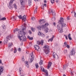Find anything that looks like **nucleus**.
Returning a JSON list of instances; mask_svg holds the SVG:
<instances>
[{
	"mask_svg": "<svg viewBox=\"0 0 76 76\" xmlns=\"http://www.w3.org/2000/svg\"><path fill=\"white\" fill-rule=\"evenodd\" d=\"M26 24L25 23H24V27L22 28V29L20 31V32H18V34L19 35L18 37L20 41H26V39L25 37V35H26V33L24 31H25L26 29Z\"/></svg>",
	"mask_w": 76,
	"mask_h": 76,
	"instance_id": "f257e3e1",
	"label": "nucleus"
},
{
	"mask_svg": "<svg viewBox=\"0 0 76 76\" xmlns=\"http://www.w3.org/2000/svg\"><path fill=\"white\" fill-rule=\"evenodd\" d=\"M58 23L59 24H61V27H60L59 25H57V28L58 30L61 29L63 27H66V24L64 23V19L63 18H61Z\"/></svg>",
	"mask_w": 76,
	"mask_h": 76,
	"instance_id": "f03ea898",
	"label": "nucleus"
},
{
	"mask_svg": "<svg viewBox=\"0 0 76 76\" xmlns=\"http://www.w3.org/2000/svg\"><path fill=\"white\" fill-rule=\"evenodd\" d=\"M15 0H11L10 2V6H9V7L10 9H12L13 7H15V9H17V6L16 4H14L12 6V3H13V2Z\"/></svg>",
	"mask_w": 76,
	"mask_h": 76,
	"instance_id": "7ed1b4c3",
	"label": "nucleus"
},
{
	"mask_svg": "<svg viewBox=\"0 0 76 76\" xmlns=\"http://www.w3.org/2000/svg\"><path fill=\"white\" fill-rule=\"evenodd\" d=\"M44 51L46 54H48L49 53L50 49H49V46L47 45H46L43 47Z\"/></svg>",
	"mask_w": 76,
	"mask_h": 76,
	"instance_id": "20e7f679",
	"label": "nucleus"
},
{
	"mask_svg": "<svg viewBox=\"0 0 76 76\" xmlns=\"http://www.w3.org/2000/svg\"><path fill=\"white\" fill-rule=\"evenodd\" d=\"M48 25H49V24L46 23L44 25H43L42 26H39L38 28L39 29V30H41L42 29H45V28H46V27L48 26Z\"/></svg>",
	"mask_w": 76,
	"mask_h": 76,
	"instance_id": "39448f33",
	"label": "nucleus"
},
{
	"mask_svg": "<svg viewBox=\"0 0 76 76\" xmlns=\"http://www.w3.org/2000/svg\"><path fill=\"white\" fill-rule=\"evenodd\" d=\"M10 38H11V36L10 35L7 36L6 37V38H5V40L4 41V43L6 42V43H7V42H8V40H9Z\"/></svg>",
	"mask_w": 76,
	"mask_h": 76,
	"instance_id": "423d86ee",
	"label": "nucleus"
},
{
	"mask_svg": "<svg viewBox=\"0 0 76 76\" xmlns=\"http://www.w3.org/2000/svg\"><path fill=\"white\" fill-rule=\"evenodd\" d=\"M21 3V5H22V7H25V2L23 1V0H19Z\"/></svg>",
	"mask_w": 76,
	"mask_h": 76,
	"instance_id": "0eeeda50",
	"label": "nucleus"
},
{
	"mask_svg": "<svg viewBox=\"0 0 76 76\" xmlns=\"http://www.w3.org/2000/svg\"><path fill=\"white\" fill-rule=\"evenodd\" d=\"M39 23L40 25H43L45 23V21L44 20H40L39 21Z\"/></svg>",
	"mask_w": 76,
	"mask_h": 76,
	"instance_id": "6e6552de",
	"label": "nucleus"
},
{
	"mask_svg": "<svg viewBox=\"0 0 76 76\" xmlns=\"http://www.w3.org/2000/svg\"><path fill=\"white\" fill-rule=\"evenodd\" d=\"M38 34L39 36H41V37H45V34L42 33V32L40 31L38 32Z\"/></svg>",
	"mask_w": 76,
	"mask_h": 76,
	"instance_id": "1a4fd4ad",
	"label": "nucleus"
},
{
	"mask_svg": "<svg viewBox=\"0 0 76 76\" xmlns=\"http://www.w3.org/2000/svg\"><path fill=\"white\" fill-rule=\"evenodd\" d=\"M37 44H39V45H43V44H44V40H41L40 42L39 41H38L37 42Z\"/></svg>",
	"mask_w": 76,
	"mask_h": 76,
	"instance_id": "9d476101",
	"label": "nucleus"
},
{
	"mask_svg": "<svg viewBox=\"0 0 76 76\" xmlns=\"http://www.w3.org/2000/svg\"><path fill=\"white\" fill-rule=\"evenodd\" d=\"M4 70V68L3 66H1L0 67V75H1V73H3V72Z\"/></svg>",
	"mask_w": 76,
	"mask_h": 76,
	"instance_id": "9b49d317",
	"label": "nucleus"
},
{
	"mask_svg": "<svg viewBox=\"0 0 76 76\" xmlns=\"http://www.w3.org/2000/svg\"><path fill=\"white\" fill-rule=\"evenodd\" d=\"M22 20L23 21H25V20H26V15H24L23 17L22 18Z\"/></svg>",
	"mask_w": 76,
	"mask_h": 76,
	"instance_id": "f8f14e48",
	"label": "nucleus"
},
{
	"mask_svg": "<svg viewBox=\"0 0 76 76\" xmlns=\"http://www.w3.org/2000/svg\"><path fill=\"white\" fill-rule=\"evenodd\" d=\"M31 57L32 58L30 59V61L31 63H32V61H33V60H34V55H33V53H31Z\"/></svg>",
	"mask_w": 76,
	"mask_h": 76,
	"instance_id": "ddd939ff",
	"label": "nucleus"
},
{
	"mask_svg": "<svg viewBox=\"0 0 76 76\" xmlns=\"http://www.w3.org/2000/svg\"><path fill=\"white\" fill-rule=\"evenodd\" d=\"M34 47L36 50H37V51H38V50L39 49V46H37L36 45L34 46Z\"/></svg>",
	"mask_w": 76,
	"mask_h": 76,
	"instance_id": "4468645a",
	"label": "nucleus"
},
{
	"mask_svg": "<svg viewBox=\"0 0 76 76\" xmlns=\"http://www.w3.org/2000/svg\"><path fill=\"white\" fill-rule=\"evenodd\" d=\"M75 53V50H71V52L70 53V55L71 56L74 55Z\"/></svg>",
	"mask_w": 76,
	"mask_h": 76,
	"instance_id": "2eb2a0df",
	"label": "nucleus"
},
{
	"mask_svg": "<svg viewBox=\"0 0 76 76\" xmlns=\"http://www.w3.org/2000/svg\"><path fill=\"white\" fill-rule=\"evenodd\" d=\"M51 64H52V62H49L48 64V69H49L51 66Z\"/></svg>",
	"mask_w": 76,
	"mask_h": 76,
	"instance_id": "dca6fc26",
	"label": "nucleus"
},
{
	"mask_svg": "<svg viewBox=\"0 0 76 76\" xmlns=\"http://www.w3.org/2000/svg\"><path fill=\"white\" fill-rule=\"evenodd\" d=\"M64 44L65 45V47H66L68 48H70V46H69V45H67V42H65L64 43Z\"/></svg>",
	"mask_w": 76,
	"mask_h": 76,
	"instance_id": "f3484780",
	"label": "nucleus"
},
{
	"mask_svg": "<svg viewBox=\"0 0 76 76\" xmlns=\"http://www.w3.org/2000/svg\"><path fill=\"white\" fill-rule=\"evenodd\" d=\"M32 3V0H28V5L29 6H31Z\"/></svg>",
	"mask_w": 76,
	"mask_h": 76,
	"instance_id": "a211bd4d",
	"label": "nucleus"
},
{
	"mask_svg": "<svg viewBox=\"0 0 76 76\" xmlns=\"http://www.w3.org/2000/svg\"><path fill=\"white\" fill-rule=\"evenodd\" d=\"M45 75L47 76H48V71H47V70L45 71Z\"/></svg>",
	"mask_w": 76,
	"mask_h": 76,
	"instance_id": "6ab92c4d",
	"label": "nucleus"
},
{
	"mask_svg": "<svg viewBox=\"0 0 76 76\" xmlns=\"http://www.w3.org/2000/svg\"><path fill=\"white\" fill-rule=\"evenodd\" d=\"M41 70L42 72H45V69L42 66H41Z\"/></svg>",
	"mask_w": 76,
	"mask_h": 76,
	"instance_id": "aec40b11",
	"label": "nucleus"
},
{
	"mask_svg": "<svg viewBox=\"0 0 76 76\" xmlns=\"http://www.w3.org/2000/svg\"><path fill=\"white\" fill-rule=\"evenodd\" d=\"M70 35H71L70 34H69L68 36V37L69 39V40H72V38H71V37H70Z\"/></svg>",
	"mask_w": 76,
	"mask_h": 76,
	"instance_id": "412c9836",
	"label": "nucleus"
},
{
	"mask_svg": "<svg viewBox=\"0 0 76 76\" xmlns=\"http://www.w3.org/2000/svg\"><path fill=\"white\" fill-rule=\"evenodd\" d=\"M54 36H53V37H52V38H51L50 39H49L48 40V42H49V41H53V38H54Z\"/></svg>",
	"mask_w": 76,
	"mask_h": 76,
	"instance_id": "4be33fe9",
	"label": "nucleus"
},
{
	"mask_svg": "<svg viewBox=\"0 0 76 76\" xmlns=\"http://www.w3.org/2000/svg\"><path fill=\"white\" fill-rule=\"evenodd\" d=\"M25 65L27 67H29V65L28 64V61L26 62Z\"/></svg>",
	"mask_w": 76,
	"mask_h": 76,
	"instance_id": "5701e85b",
	"label": "nucleus"
},
{
	"mask_svg": "<svg viewBox=\"0 0 76 76\" xmlns=\"http://www.w3.org/2000/svg\"><path fill=\"white\" fill-rule=\"evenodd\" d=\"M39 64L40 65H42V64H43V61L42 60H40Z\"/></svg>",
	"mask_w": 76,
	"mask_h": 76,
	"instance_id": "b1692460",
	"label": "nucleus"
},
{
	"mask_svg": "<svg viewBox=\"0 0 76 76\" xmlns=\"http://www.w3.org/2000/svg\"><path fill=\"white\" fill-rule=\"evenodd\" d=\"M19 71L20 74L21 75V73L22 72V69H21V68H19Z\"/></svg>",
	"mask_w": 76,
	"mask_h": 76,
	"instance_id": "393cba45",
	"label": "nucleus"
},
{
	"mask_svg": "<svg viewBox=\"0 0 76 76\" xmlns=\"http://www.w3.org/2000/svg\"><path fill=\"white\" fill-rule=\"evenodd\" d=\"M45 31L46 32H48V30H49V29L48 28H47L45 27Z\"/></svg>",
	"mask_w": 76,
	"mask_h": 76,
	"instance_id": "a878e982",
	"label": "nucleus"
},
{
	"mask_svg": "<svg viewBox=\"0 0 76 76\" xmlns=\"http://www.w3.org/2000/svg\"><path fill=\"white\" fill-rule=\"evenodd\" d=\"M37 9H38V7H37L36 9H35L34 10V13H37Z\"/></svg>",
	"mask_w": 76,
	"mask_h": 76,
	"instance_id": "bb28decb",
	"label": "nucleus"
},
{
	"mask_svg": "<svg viewBox=\"0 0 76 76\" xmlns=\"http://www.w3.org/2000/svg\"><path fill=\"white\" fill-rule=\"evenodd\" d=\"M6 20V18L5 17H4L0 19V20Z\"/></svg>",
	"mask_w": 76,
	"mask_h": 76,
	"instance_id": "cd10ccee",
	"label": "nucleus"
},
{
	"mask_svg": "<svg viewBox=\"0 0 76 76\" xmlns=\"http://www.w3.org/2000/svg\"><path fill=\"white\" fill-rule=\"evenodd\" d=\"M19 31L18 29V28L15 29L14 30V33H15V32H17V31Z\"/></svg>",
	"mask_w": 76,
	"mask_h": 76,
	"instance_id": "c85d7f7f",
	"label": "nucleus"
},
{
	"mask_svg": "<svg viewBox=\"0 0 76 76\" xmlns=\"http://www.w3.org/2000/svg\"><path fill=\"white\" fill-rule=\"evenodd\" d=\"M52 15L53 16H56V12H53V11H52Z\"/></svg>",
	"mask_w": 76,
	"mask_h": 76,
	"instance_id": "c756f323",
	"label": "nucleus"
},
{
	"mask_svg": "<svg viewBox=\"0 0 76 76\" xmlns=\"http://www.w3.org/2000/svg\"><path fill=\"white\" fill-rule=\"evenodd\" d=\"M12 45H13V43H11L10 44H9V48H10V47H12Z\"/></svg>",
	"mask_w": 76,
	"mask_h": 76,
	"instance_id": "7c9ffc66",
	"label": "nucleus"
},
{
	"mask_svg": "<svg viewBox=\"0 0 76 76\" xmlns=\"http://www.w3.org/2000/svg\"><path fill=\"white\" fill-rule=\"evenodd\" d=\"M35 66L36 69H38V67H39V66H38V64H35Z\"/></svg>",
	"mask_w": 76,
	"mask_h": 76,
	"instance_id": "2f4dec72",
	"label": "nucleus"
},
{
	"mask_svg": "<svg viewBox=\"0 0 76 76\" xmlns=\"http://www.w3.org/2000/svg\"><path fill=\"white\" fill-rule=\"evenodd\" d=\"M14 53H16L17 52V50H16V48H14Z\"/></svg>",
	"mask_w": 76,
	"mask_h": 76,
	"instance_id": "473e14b6",
	"label": "nucleus"
},
{
	"mask_svg": "<svg viewBox=\"0 0 76 76\" xmlns=\"http://www.w3.org/2000/svg\"><path fill=\"white\" fill-rule=\"evenodd\" d=\"M31 29L33 32H35V28L32 27L31 28Z\"/></svg>",
	"mask_w": 76,
	"mask_h": 76,
	"instance_id": "72a5a7b5",
	"label": "nucleus"
},
{
	"mask_svg": "<svg viewBox=\"0 0 76 76\" xmlns=\"http://www.w3.org/2000/svg\"><path fill=\"white\" fill-rule=\"evenodd\" d=\"M55 20H56V18H55V17H53L52 18V21H54Z\"/></svg>",
	"mask_w": 76,
	"mask_h": 76,
	"instance_id": "f704fd0d",
	"label": "nucleus"
},
{
	"mask_svg": "<svg viewBox=\"0 0 76 76\" xmlns=\"http://www.w3.org/2000/svg\"><path fill=\"white\" fill-rule=\"evenodd\" d=\"M63 69L64 70H65L66 69V65H65L64 66Z\"/></svg>",
	"mask_w": 76,
	"mask_h": 76,
	"instance_id": "c9c22d12",
	"label": "nucleus"
},
{
	"mask_svg": "<svg viewBox=\"0 0 76 76\" xmlns=\"http://www.w3.org/2000/svg\"><path fill=\"white\" fill-rule=\"evenodd\" d=\"M55 1L54 0H51V3L52 4H53L54 3Z\"/></svg>",
	"mask_w": 76,
	"mask_h": 76,
	"instance_id": "e433bc0d",
	"label": "nucleus"
},
{
	"mask_svg": "<svg viewBox=\"0 0 76 76\" xmlns=\"http://www.w3.org/2000/svg\"><path fill=\"white\" fill-rule=\"evenodd\" d=\"M59 31L60 32H61V33H62V32H63V30H62V28L61 29L59 30Z\"/></svg>",
	"mask_w": 76,
	"mask_h": 76,
	"instance_id": "4c0bfd02",
	"label": "nucleus"
},
{
	"mask_svg": "<svg viewBox=\"0 0 76 76\" xmlns=\"http://www.w3.org/2000/svg\"><path fill=\"white\" fill-rule=\"evenodd\" d=\"M41 8L42 9H44V5H42L41 6Z\"/></svg>",
	"mask_w": 76,
	"mask_h": 76,
	"instance_id": "58836bf2",
	"label": "nucleus"
},
{
	"mask_svg": "<svg viewBox=\"0 0 76 76\" xmlns=\"http://www.w3.org/2000/svg\"><path fill=\"white\" fill-rule=\"evenodd\" d=\"M71 76H74V74H73V72H71Z\"/></svg>",
	"mask_w": 76,
	"mask_h": 76,
	"instance_id": "ea45409f",
	"label": "nucleus"
},
{
	"mask_svg": "<svg viewBox=\"0 0 76 76\" xmlns=\"http://www.w3.org/2000/svg\"><path fill=\"white\" fill-rule=\"evenodd\" d=\"M54 52H53V57L54 58H55V57H56V55H54Z\"/></svg>",
	"mask_w": 76,
	"mask_h": 76,
	"instance_id": "a19ab883",
	"label": "nucleus"
},
{
	"mask_svg": "<svg viewBox=\"0 0 76 76\" xmlns=\"http://www.w3.org/2000/svg\"><path fill=\"white\" fill-rule=\"evenodd\" d=\"M74 13H75L74 14V16H75V18H76V11H74Z\"/></svg>",
	"mask_w": 76,
	"mask_h": 76,
	"instance_id": "79ce46f5",
	"label": "nucleus"
},
{
	"mask_svg": "<svg viewBox=\"0 0 76 76\" xmlns=\"http://www.w3.org/2000/svg\"><path fill=\"white\" fill-rule=\"evenodd\" d=\"M18 17L19 18L21 19H22V16L21 15H20L19 16H18Z\"/></svg>",
	"mask_w": 76,
	"mask_h": 76,
	"instance_id": "37998d69",
	"label": "nucleus"
},
{
	"mask_svg": "<svg viewBox=\"0 0 76 76\" xmlns=\"http://www.w3.org/2000/svg\"><path fill=\"white\" fill-rule=\"evenodd\" d=\"M67 20H70V17H69V16H68L67 17Z\"/></svg>",
	"mask_w": 76,
	"mask_h": 76,
	"instance_id": "c03bdc74",
	"label": "nucleus"
},
{
	"mask_svg": "<svg viewBox=\"0 0 76 76\" xmlns=\"http://www.w3.org/2000/svg\"><path fill=\"white\" fill-rule=\"evenodd\" d=\"M3 28L4 29H6V26H5L4 25V26L3 27Z\"/></svg>",
	"mask_w": 76,
	"mask_h": 76,
	"instance_id": "a18cd8bd",
	"label": "nucleus"
},
{
	"mask_svg": "<svg viewBox=\"0 0 76 76\" xmlns=\"http://www.w3.org/2000/svg\"><path fill=\"white\" fill-rule=\"evenodd\" d=\"M35 18H34V17H32L31 18V20H35Z\"/></svg>",
	"mask_w": 76,
	"mask_h": 76,
	"instance_id": "49530a36",
	"label": "nucleus"
},
{
	"mask_svg": "<svg viewBox=\"0 0 76 76\" xmlns=\"http://www.w3.org/2000/svg\"><path fill=\"white\" fill-rule=\"evenodd\" d=\"M29 39L30 40H32L33 39V37H30V39Z\"/></svg>",
	"mask_w": 76,
	"mask_h": 76,
	"instance_id": "de8ad7c7",
	"label": "nucleus"
},
{
	"mask_svg": "<svg viewBox=\"0 0 76 76\" xmlns=\"http://www.w3.org/2000/svg\"><path fill=\"white\" fill-rule=\"evenodd\" d=\"M18 51H21V49H20V48H18Z\"/></svg>",
	"mask_w": 76,
	"mask_h": 76,
	"instance_id": "09e8293b",
	"label": "nucleus"
},
{
	"mask_svg": "<svg viewBox=\"0 0 76 76\" xmlns=\"http://www.w3.org/2000/svg\"><path fill=\"white\" fill-rule=\"evenodd\" d=\"M29 34H32V32H31V31L29 30Z\"/></svg>",
	"mask_w": 76,
	"mask_h": 76,
	"instance_id": "8fccbe9b",
	"label": "nucleus"
},
{
	"mask_svg": "<svg viewBox=\"0 0 76 76\" xmlns=\"http://www.w3.org/2000/svg\"><path fill=\"white\" fill-rule=\"evenodd\" d=\"M65 38L66 39H68V38H67V36L65 37Z\"/></svg>",
	"mask_w": 76,
	"mask_h": 76,
	"instance_id": "3c124183",
	"label": "nucleus"
},
{
	"mask_svg": "<svg viewBox=\"0 0 76 76\" xmlns=\"http://www.w3.org/2000/svg\"><path fill=\"white\" fill-rule=\"evenodd\" d=\"M44 6H45V7H46V6H47V4H44Z\"/></svg>",
	"mask_w": 76,
	"mask_h": 76,
	"instance_id": "603ef678",
	"label": "nucleus"
},
{
	"mask_svg": "<svg viewBox=\"0 0 76 76\" xmlns=\"http://www.w3.org/2000/svg\"><path fill=\"white\" fill-rule=\"evenodd\" d=\"M44 3H47V1L46 0H44Z\"/></svg>",
	"mask_w": 76,
	"mask_h": 76,
	"instance_id": "864d4df0",
	"label": "nucleus"
},
{
	"mask_svg": "<svg viewBox=\"0 0 76 76\" xmlns=\"http://www.w3.org/2000/svg\"><path fill=\"white\" fill-rule=\"evenodd\" d=\"M53 25H54V26H55V25H56V23H53Z\"/></svg>",
	"mask_w": 76,
	"mask_h": 76,
	"instance_id": "5fc2aeb1",
	"label": "nucleus"
},
{
	"mask_svg": "<svg viewBox=\"0 0 76 76\" xmlns=\"http://www.w3.org/2000/svg\"><path fill=\"white\" fill-rule=\"evenodd\" d=\"M22 60L23 61H25V59H24V58H22Z\"/></svg>",
	"mask_w": 76,
	"mask_h": 76,
	"instance_id": "6e6d98bb",
	"label": "nucleus"
},
{
	"mask_svg": "<svg viewBox=\"0 0 76 76\" xmlns=\"http://www.w3.org/2000/svg\"><path fill=\"white\" fill-rule=\"evenodd\" d=\"M2 62H1V60H0V64H1Z\"/></svg>",
	"mask_w": 76,
	"mask_h": 76,
	"instance_id": "4d7b16f0",
	"label": "nucleus"
},
{
	"mask_svg": "<svg viewBox=\"0 0 76 76\" xmlns=\"http://www.w3.org/2000/svg\"><path fill=\"white\" fill-rule=\"evenodd\" d=\"M13 19H15V16H14L13 17H12Z\"/></svg>",
	"mask_w": 76,
	"mask_h": 76,
	"instance_id": "13d9d810",
	"label": "nucleus"
},
{
	"mask_svg": "<svg viewBox=\"0 0 76 76\" xmlns=\"http://www.w3.org/2000/svg\"><path fill=\"white\" fill-rule=\"evenodd\" d=\"M56 3H58V0H56Z\"/></svg>",
	"mask_w": 76,
	"mask_h": 76,
	"instance_id": "bf43d9fd",
	"label": "nucleus"
},
{
	"mask_svg": "<svg viewBox=\"0 0 76 76\" xmlns=\"http://www.w3.org/2000/svg\"><path fill=\"white\" fill-rule=\"evenodd\" d=\"M34 0L35 1H39V0Z\"/></svg>",
	"mask_w": 76,
	"mask_h": 76,
	"instance_id": "052dcab7",
	"label": "nucleus"
},
{
	"mask_svg": "<svg viewBox=\"0 0 76 76\" xmlns=\"http://www.w3.org/2000/svg\"><path fill=\"white\" fill-rule=\"evenodd\" d=\"M28 38L30 39H31V37L29 36H28Z\"/></svg>",
	"mask_w": 76,
	"mask_h": 76,
	"instance_id": "680f3d73",
	"label": "nucleus"
},
{
	"mask_svg": "<svg viewBox=\"0 0 76 76\" xmlns=\"http://www.w3.org/2000/svg\"><path fill=\"white\" fill-rule=\"evenodd\" d=\"M53 31V30L52 29H50V32H51V31Z\"/></svg>",
	"mask_w": 76,
	"mask_h": 76,
	"instance_id": "e2e57ef3",
	"label": "nucleus"
},
{
	"mask_svg": "<svg viewBox=\"0 0 76 76\" xmlns=\"http://www.w3.org/2000/svg\"><path fill=\"white\" fill-rule=\"evenodd\" d=\"M1 42H2V41H0V44H1Z\"/></svg>",
	"mask_w": 76,
	"mask_h": 76,
	"instance_id": "0e129e2a",
	"label": "nucleus"
},
{
	"mask_svg": "<svg viewBox=\"0 0 76 76\" xmlns=\"http://www.w3.org/2000/svg\"><path fill=\"white\" fill-rule=\"evenodd\" d=\"M13 49H11V51H13Z\"/></svg>",
	"mask_w": 76,
	"mask_h": 76,
	"instance_id": "69168bd1",
	"label": "nucleus"
},
{
	"mask_svg": "<svg viewBox=\"0 0 76 76\" xmlns=\"http://www.w3.org/2000/svg\"><path fill=\"white\" fill-rule=\"evenodd\" d=\"M63 76H66L64 74L63 75Z\"/></svg>",
	"mask_w": 76,
	"mask_h": 76,
	"instance_id": "338daca9",
	"label": "nucleus"
},
{
	"mask_svg": "<svg viewBox=\"0 0 76 76\" xmlns=\"http://www.w3.org/2000/svg\"><path fill=\"white\" fill-rule=\"evenodd\" d=\"M21 76H24V75H21Z\"/></svg>",
	"mask_w": 76,
	"mask_h": 76,
	"instance_id": "774afa93",
	"label": "nucleus"
}]
</instances>
